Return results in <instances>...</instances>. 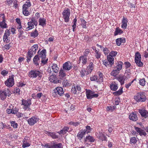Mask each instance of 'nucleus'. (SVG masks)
<instances>
[{"mask_svg":"<svg viewBox=\"0 0 148 148\" xmlns=\"http://www.w3.org/2000/svg\"><path fill=\"white\" fill-rule=\"evenodd\" d=\"M28 76L30 78H35L38 77V78L40 79L42 76V73L40 71L34 69L29 72Z\"/></svg>","mask_w":148,"mask_h":148,"instance_id":"obj_1","label":"nucleus"},{"mask_svg":"<svg viewBox=\"0 0 148 148\" xmlns=\"http://www.w3.org/2000/svg\"><path fill=\"white\" fill-rule=\"evenodd\" d=\"M134 99L138 102H144L146 100L145 93L143 92H138L134 96Z\"/></svg>","mask_w":148,"mask_h":148,"instance_id":"obj_2","label":"nucleus"},{"mask_svg":"<svg viewBox=\"0 0 148 148\" xmlns=\"http://www.w3.org/2000/svg\"><path fill=\"white\" fill-rule=\"evenodd\" d=\"M46 51L45 49H43L39 54L38 56L41 58L40 63L41 65H43L47 63L48 59L46 57Z\"/></svg>","mask_w":148,"mask_h":148,"instance_id":"obj_3","label":"nucleus"},{"mask_svg":"<svg viewBox=\"0 0 148 148\" xmlns=\"http://www.w3.org/2000/svg\"><path fill=\"white\" fill-rule=\"evenodd\" d=\"M31 104V101L29 99H27V100L24 99L22 100L21 105L23 106V108L25 110H30V106Z\"/></svg>","mask_w":148,"mask_h":148,"instance_id":"obj_4","label":"nucleus"},{"mask_svg":"<svg viewBox=\"0 0 148 148\" xmlns=\"http://www.w3.org/2000/svg\"><path fill=\"white\" fill-rule=\"evenodd\" d=\"M31 5V3L30 1L27 0L23 6V13L25 16H28L29 13L28 9L29 8Z\"/></svg>","mask_w":148,"mask_h":148,"instance_id":"obj_5","label":"nucleus"},{"mask_svg":"<svg viewBox=\"0 0 148 148\" xmlns=\"http://www.w3.org/2000/svg\"><path fill=\"white\" fill-rule=\"evenodd\" d=\"M70 10L68 8H65L62 12V18L66 22H68L69 21V18L70 15Z\"/></svg>","mask_w":148,"mask_h":148,"instance_id":"obj_6","label":"nucleus"},{"mask_svg":"<svg viewBox=\"0 0 148 148\" xmlns=\"http://www.w3.org/2000/svg\"><path fill=\"white\" fill-rule=\"evenodd\" d=\"M135 56V62L136 64L139 67H142L143 63L141 61V55L140 53L138 52H136Z\"/></svg>","mask_w":148,"mask_h":148,"instance_id":"obj_7","label":"nucleus"},{"mask_svg":"<svg viewBox=\"0 0 148 148\" xmlns=\"http://www.w3.org/2000/svg\"><path fill=\"white\" fill-rule=\"evenodd\" d=\"M64 93L63 90L62 88L58 87L53 90V95L55 97L62 96Z\"/></svg>","mask_w":148,"mask_h":148,"instance_id":"obj_8","label":"nucleus"},{"mask_svg":"<svg viewBox=\"0 0 148 148\" xmlns=\"http://www.w3.org/2000/svg\"><path fill=\"white\" fill-rule=\"evenodd\" d=\"M86 97L87 99H91L94 97H97L99 95L97 94H95V92L90 90H86Z\"/></svg>","mask_w":148,"mask_h":148,"instance_id":"obj_9","label":"nucleus"},{"mask_svg":"<svg viewBox=\"0 0 148 148\" xmlns=\"http://www.w3.org/2000/svg\"><path fill=\"white\" fill-rule=\"evenodd\" d=\"M31 145V141L30 138L27 136L25 137L22 141V147L23 148H25L29 147Z\"/></svg>","mask_w":148,"mask_h":148,"instance_id":"obj_10","label":"nucleus"},{"mask_svg":"<svg viewBox=\"0 0 148 148\" xmlns=\"http://www.w3.org/2000/svg\"><path fill=\"white\" fill-rule=\"evenodd\" d=\"M99 75L100 77L97 78V76L96 75H94L90 77V79L91 81H96L97 83H100L103 82V73H99Z\"/></svg>","mask_w":148,"mask_h":148,"instance_id":"obj_11","label":"nucleus"},{"mask_svg":"<svg viewBox=\"0 0 148 148\" xmlns=\"http://www.w3.org/2000/svg\"><path fill=\"white\" fill-rule=\"evenodd\" d=\"M72 63L69 61H68L63 64L62 69L65 71H69L73 68Z\"/></svg>","mask_w":148,"mask_h":148,"instance_id":"obj_12","label":"nucleus"},{"mask_svg":"<svg viewBox=\"0 0 148 148\" xmlns=\"http://www.w3.org/2000/svg\"><path fill=\"white\" fill-rule=\"evenodd\" d=\"M39 120V119L35 116H32L27 121L28 123L30 125H33Z\"/></svg>","mask_w":148,"mask_h":148,"instance_id":"obj_13","label":"nucleus"},{"mask_svg":"<svg viewBox=\"0 0 148 148\" xmlns=\"http://www.w3.org/2000/svg\"><path fill=\"white\" fill-rule=\"evenodd\" d=\"M81 91V88L79 85H77L73 87L71 90L72 93L74 94H77Z\"/></svg>","mask_w":148,"mask_h":148,"instance_id":"obj_14","label":"nucleus"},{"mask_svg":"<svg viewBox=\"0 0 148 148\" xmlns=\"http://www.w3.org/2000/svg\"><path fill=\"white\" fill-rule=\"evenodd\" d=\"M49 80L50 82L54 83H61L62 81L59 79L56 75H50L49 77Z\"/></svg>","mask_w":148,"mask_h":148,"instance_id":"obj_15","label":"nucleus"},{"mask_svg":"<svg viewBox=\"0 0 148 148\" xmlns=\"http://www.w3.org/2000/svg\"><path fill=\"white\" fill-rule=\"evenodd\" d=\"M9 90L8 89L5 91L0 90V98L1 99H4L6 97L7 93H8Z\"/></svg>","mask_w":148,"mask_h":148,"instance_id":"obj_16","label":"nucleus"},{"mask_svg":"<svg viewBox=\"0 0 148 148\" xmlns=\"http://www.w3.org/2000/svg\"><path fill=\"white\" fill-rule=\"evenodd\" d=\"M59 79L62 80L65 78L66 76V73L65 70L61 69L60 70L59 74Z\"/></svg>","mask_w":148,"mask_h":148,"instance_id":"obj_17","label":"nucleus"},{"mask_svg":"<svg viewBox=\"0 0 148 148\" xmlns=\"http://www.w3.org/2000/svg\"><path fill=\"white\" fill-rule=\"evenodd\" d=\"M94 65L92 62L90 63L89 65L87 67L86 69L87 73L86 75H88L92 71L94 68Z\"/></svg>","mask_w":148,"mask_h":148,"instance_id":"obj_18","label":"nucleus"},{"mask_svg":"<svg viewBox=\"0 0 148 148\" xmlns=\"http://www.w3.org/2000/svg\"><path fill=\"white\" fill-rule=\"evenodd\" d=\"M116 79L120 82L121 85H122L124 84L125 81V79L124 75H119L117 77H116Z\"/></svg>","mask_w":148,"mask_h":148,"instance_id":"obj_19","label":"nucleus"},{"mask_svg":"<svg viewBox=\"0 0 148 148\" xmlns=\"http://www.w3.org/2000/svg\"><path fill=\"white\" fill-rule=\"evenodd\" d=\"M40 61L38 55H36L35 56L33 59V62L34 64L36 66H38Z\"/></svg>","mask_w":148,"mask_h":148,"instance_id":"obj_20","label":"nucleus"},{"mask_svg":"<svg viewBox=\"0 0 148 148\" xmlns=\"http://www.w3.org/2000/svg\"><path fill=\"white\" fill-rule=\"evenodd\" d=\"M123 64V63L121 61L115 63L116 66L114 69L120 71L122 68Z\"/></svg>","mask_w":148,"mask_h":148,"instance_id":"obj_21","label":"nucleus"},{"mask_svg":"<svg viewBox=\"0 0 148 148\" xmlns=\"http://www.w3.org/2000/svg\"><path fill=\"white\" fill-rule=\"evenodd\" d=\"M45 133L53 139H56L58 138V135H56L55 132H51L49 131H45Z\"/></svg>","mask_w":148,"mask_h":148,"instance_id":"obj_22","label":"nucleus"},{"mask_svg":"<svg viewBox=\"0 0 148 148\" xmlns=\"http://www.w3.org/2000/svg\"><path fill=\"white\" fill-rule=\"evenodd\" d=\"M139 112L141 116L145 118L148 117V112L144 109L139 110Z\"/></svg>","mask_w":148,"mask_h":148,"instance_id":"obj_23","label":"nucleus"},{"mask_svg":"<svg viewBox=\"0 0 148 148\" xmlns=\"http://www.w3.org/2000/svg\"><path fill=\"white\" fill-rule=\"evenodd\" d=\"M127 18L125 17H123L122 21L121 27L122 28L125 29L127 28Z\"/></svg>","mask_w":148,"mask_h":148,"instance_id":"obj_24","label":"nucleus"},{"mask_svg":"<svg viewBox=\"0 0 148 148\" xmlns=\"http://www.w3.org/2000/svg\"><path fill=\"white\" fill-rule=\"evenodd\" d=\"M79 61L82 65H85L87 62V58L84 56H81L79 58Z\"/></svg>","mask_w":148,"mask_h":148,"instance_id":"obj_25","label":"nucleus"},{"mask_svg":"<svg viewBox=\"0 0 148 148\" xmlns=\"http://www.w3.org/2000/svg\"><path fill=\"white\" fill-rule=\"evenodd\" d=\"M52 66H51L52 71L56 73H58L59 70V68L57 64L53 63L52 64Z\"/></svg>","mask_w":148,"mask_h":148,"instance_id":"obj_26","label":"nucleus"},{"mask_svg":"<svg viewBox=\"0 0 148 148\" xmlns=\"http://www.w3.org/2000/svg\"><path fill=\"white\" fill-rule=\"evenodd\" d=\"M129 118L130 120L133 121H136L138 120V117L136 114L133 113L130 114Z\"/></svg>","mask_w":148,"mask_h":148,"instance_id":"obj_27","label":"nucleus"},{"mask_svg":"<svg viewBox=\"0 0 148 148\" xmlns=\"http://www.w3.org/2000/svg\"><path fill=\"white\" fill-rule=\"evenodd\" d=\"M46 20L45 18H40L38 20L39 25L42 26V27H44L46 25Z\"/></svg>","mask_w":148,"mask_h":148,"instance_id":"obj_28","label":"nucleus"},{"mask_svg":"<svg viewBox=\"0 0 148 148\" xmlns=\"http://www.w3.org/2000/svg\"><path fill=\"white\" fill-rule=\"evenodd\" d=\"M69 129V127H68L65 126L62 130L59 132H58L57 133L60 134H64L68 131Z\"/></svg>","mask_w":148,"mask_h":148,"instance_id":"obj_29","label":"nucleus"},{"mask_svg":"<svg viewBox=\"0 0 148 148\" xmlns=\"http://www.w3.org/2000/svg\"><path fill=\"white\" fill-rule=\"evenodd\" d=\"M95 140V139L93 137L90 135H89L86 137V138L84 140V141L85 142L88 141L93 143L94 142Z\"/></svg>","mask_w":148,"mask_h":148,"instance_id":"obj_30","label":"nucleus"},{"mask_svg":"<svg viewBox=\"0 0 148 148\" xmlns=\"http://www.w3.org/2000/svg\"><path fill=\"white\" fill-rule=\"evenodd\" d=\"M107 60L109 62V64L110 65V67L112 66V65L114 63V58L111 56L109 55L107 56Z\"/></svg>","mask_w":148,"mask_h":148,"instance_id":"obj_31","label":"nucleus"},{"mask_svg":"<svg viewBox=\"0 0 148 148\" xmlns=\"http://www.w3.org/2000/svg\"><path fill=\"white\" fill-rule=\"evenodd\" d=\"M86 133L85 130H82L81 132H79L77 134V137L78 139H81L83 138V136Z\"/></svg>","mask_w":148,"mask_h":148,"instance_id":"obj_32","label":"nucleus"},{"mask_svg":"<svg viewBox=\"0 0 148 148\" xmlns=\"http://www.w3.org/2000/svg\"><path fill=\"white\" fill-rule=\"evenodd\" d=\"M114 83H112L110 85V87L112 90L116 91L118 89V85L115 82Z\"/></svg>","mask_w":148,"mask_h":148,"instance_id":"obj_33","label":"nucleus"},{"mask_svg":"<svg viewBox=\"0 0 148 148\" xmlns=\"http://www.w3.org/2000/svg\"><path fill=\"white\" fill-rule=\"evenodd\" d=\"M95 58L97 59H99L101 58V53L99 51V49H95Z\"/></svg>","mask_w":148,"mask_h":148,"instance_id":"obj_34","label":"nucleus"},{"mask_svg":"<svg viewBox=\"0 0 148 148\" xmlns=\"http://www.w3.org/2000/svg\"><path fill=\"white\" fill-rule=\"evenodd\" d=\"M38 49V46L37 45H34L31 48L30 50H31V51H32V52L33 53V55H34L36 53V51Z\"/></svg>","mask_w":148,"mask_h":148,"instance_id":"obj_35","label":"nucleus"},{"mask_svg":"<svg viewBox=\"0 0 148 148\" xmlns=\"http://www.w3.org/2000/svg\"><path fill=\"white\" fill-rule=\"evenodd\" d=\"M33 55V53L32 52L31 50H29L28 52L27 56V62H29L30 61L31 58Z\"/></svg>","mask_w":148,"mask_h":148,"instance_id":"obj_36","label":"nucleus"},{"mask_svg":"<svg viewBox=\"0 0 148 148\" xmlns=\"http://www.w3.org/2000/svg\"><path fill=\"white\" fill-rule=\"evenodd\" d=\"M51 148H63V146L62 143L56 144L54 143L51 145Z\"/></svg>","mask_w":148,"mask_h":148,"instance_id":"obj_37","label":"nucleus"},{"mask_svg":"<svg viewBox=\"0 0 148 148\" xmlns=\"http://www.w3.org/2000/svg\"><path fill=\"white\" fill-rule=\"evenodd\" d=\"M97 137L102 140H106L107 139V137L104 134L100 133L97 136Z\"/></svg>","mask_w":148,"mask_h":148,"instance_id":"obj_38","label":"nucleus"},{"mask_svg":"<svg viewBox=\"0 0 148 148\" xmlns=\"http://www.w3.org/2000/svg\"><path fill=\"white\" fill-rule=\"evenodd\" d=\"M71 83L69 80H64L62 82V84L64 86H69L71 85Z\"/></svg>","mask_w":148,"mask_h":148,"instance_id":"obj_39","label":"nucleus"},{"mask_svg":"<svg viewBox=\"0 0 148 148\" xmlns=\"http://www.w3.org/2000/svg\"><path fill=\"white\" fill-rule=\"evenodd\" d=\"M119 71H118L117 70L115 69L111 72L110 74L111 75L114 76L115 77V78H116V77H117V75L119 73Z\"/></svg>","mask_w":148,"mask_h":148,"instance_id":"obj_40","label":"nucleus"},{"mask_svg":"<svg viewBox=\"0 0 148 148\" xmlns=\"http://www.w3.org/2000/svg\"><path fill=\"white\" fill-rule=\"evenodd\" d=\"M28 26L26 28V30H29L34 28V25L30 21L27 23Z\"/></svg>","mask_w":148,"mask_h":148,"instance_id":"obj_41","label":"nucleus"},{"mask_svg":"<svg viewBox=\"0 0 148 148\" xmlns=\"http://www.w3.org/2000/svg\"><path fill=\"white\" fill-rule=\"evenodd\" d=\"M123 87L121 88L118 90L113 93L114 95L118 96L121 95L123 92Z\"/></svg>","mask_w":148,"mask_h":148,"instance_id":"obj_42","label":"nucleus"},{"mask_svg":"<svg viewBox=\"0 0 148 148\" xmlns=\"http://www.w3.org/2000/svg\"><path fill=\"white\" fill-rule=\"evenodd\" d=\"M123 32L122 30L119 28L118 27L116 28L115 32H114V34L115 36L117 35L118 34H121Z\"/></svg>","mask_w":148,"mask_h":148,"instance_id":"obj_43","label":"nucleus"},{"mask_svg":"<svg viewBox=\"0 0 148 148\" xmlns=\"http://www.w3.org/2000/svg\"><path fill=\"white\" fill-rule=\"evenodd\" d=\"M14 75H12L11 76V77H10V87H12L14 85Z\"/></svg>","mask_w":148,"mask_h":148,"instance_id":"obj_44","label":"nucleus"},{"mask_svg":"<svg viewBox=\"0 0 148 148\" xmlns=\"http://www.w3.org/2000/svg\"><path fill=\"white\" fill-rule=\"evenodd\" d=\"M81 21L82 23L81 25L83 28H86V21L83 18H81Z\"/></svg>","mask_w":148,"mask_h":148,"instance_id":"obj_45","label":"nucleus"},{"mask_svg":"<svg viewBox=\"0 0 148 148\" xmlns=\"http://www.w3.org/2000/svg\"><path fill=\"white\" fill-rule=\"evenodd\" d=\"M145 78H143L139 80V84L143 86H144L145 84Z\"/></svg>","mask_w":148,"mask_h":148,"instance_id":"obj_46","label":"nucleus"},{"mask_svg":"<svg viewBox=\"0 0 148 148\" xmlns=\"http://www.w3.org/2000/svg\"><path fill=\"white\" fill-rule=\"evenodd\" d=\"M90 53V50L88 49H86L84 52V55H83V56H84L85 57H86L88 56V55Z\"/></svg>","mask_w":148,"mask_h":148,"instance_id":"obj_47","label":"nucleus"},{"mask_svg":"<svg viewBox=\"0 0 148 148\" xmlns=\"http://www.w3.org/2000/svg\"><path fill=\"white\" fill-rule=\"evenodd\" d=\"M77 19L76 18H75L73 21V25H72L73 30L74 32L75 30L76 26Z\"/></svg>","mask_w":148,"mask_h":148,"instance_id":"obj_48","label":"nucleus"},{"mask_svg":"<svg viewBox=\"0 0 148 148\" xmlns=\"http://www.w3.org/2000/svg\"><path fill=\"white\" fill-rule=\"evenodd\" d=\"M0 26L2 28L7 27V25L5 22V21L0 22Z\"/></svg>","mask_w":148,"mask_h":148,"instance_id":"obj_49","label":"nucleus"},{"mask_svg":"<svg viewBox=\"0 0 148 148\" xmlns=\"http://www.w3.org/2000/svg\"><path fill=\"white\" fill-rule=\"evenodd\" d=\"M87 71H86L84 69H82L80 71V75L81 77H83L85 75V73H86Z\"/></svg>","mask_w":148,"mask_h":148,"instance_id":"obj_50","label":"nucleus"},{"mask_svg":"<svg viewBox=\"0 0 148 148\" xmlns=\"http://www.w3.org/2000/svg\"><path fill=\"white\" fill-rule=\"evenodd\" d=\"M137 140L136 138L135 137H132L130 139V143H131L135 144L137 142Z\"/></svg>","mask_w":148,"mask_h":148,"instance_id":"obj_51","label":"nucleus"},{"mask_svg":"<svg viewBox=\"0 0 148 148\" xmlns=\"http://www.w3.org/2000/svg\"><path fill=\"white\" fill-rule=\"evenodd\" d=\"M11 125L14 128H16L18 126V124L15 121H12L11 122Z\"/></svg>","mask_w":148,"mask_h":148,"instance_id":"obj_52","label":"nucleus"},{"mask_svg":"<svg viewBox=\"0 0 148 148\" xmlns=\"http://www.w3.org/2000/svg\"><path fill=\"white\" fill-rule=\"evenodd\" d=\"M70 125H73L75 126H78L80 124V122H73L71 121L69 123Z\"/></svg>","mask_w":148,"mask_h":148,"instance_id":"obj_53","label":"nucleus"},{"mask_svg":"<svg viewBox=\"0 0 148 148\" xmlns=\"http://www.w3.org/2000/svg\"><path fill=\"white\" fill-rule=\"evenodd\" d=\"M103 52L104 54L105 55H108V53H110V51L109 50V49L107 48H104L103 47Z\"/></svg>","mask_w":148,"mask_h":148,"instance_id":"obj_54","label":"nucleus"},{"mask_svg":"<svg viewBox=\"0 0 148 148\" xmlns=\"http://www.w3.org/2000/svg\"><path fill=\"white\" fill-rule=\"evenodd\" d=\"M117 54V52L116 51H112L110 52L108 55L109 56H111L112 57L115 56Z\"/></svg>","mask_w":148,"mask_h":148,"instance_id":"obj_55","label":"nucleus"},{"mask_svg":"<svg viewBox=\"0 0 148 148\" xmlns=\"http://www.w3.org/2000/svg\"><path fill=\"white\" fill-rule=\"evenodd\" d=\"M30 21L35 26L37 25L38 23L37 21L34 18H32L31 19Z\"/></svg>","mask_w":148,"mask_h":148,"instance_id":"obj_56","label":"nucleus"},{"mask_svg":"<svg viewBox=\"0 0 148 148\" xmlns=\"http://www.w3.org/2000/svg\"><path fill=\"white\" fill-rule=\"evenodd\" d=\"M86 129L85 130L86 131V133H90L91 132L92 128L90 126L87 125L86 127Z\"/></svg>","mask_w":148,"mask_h":148,"instance_id":"obj_57","label":"nucleus"},{"mask_svg":"<svg viewBox=\"0 0 148 148\" xmlns=\"http://www.w3.org/2000/svg\"><path fill=\"white\" fill-rule=\"evenodd\" d=\"M38 34V32L36 30H35L34 32H32L31 34V36L37 37Z\"/></svg>","mask_w":148,"mask_h":148,"instance_id":"obj_58","label":"nucleus"},{"mask_svg":"<svg viewBox=\"0 0 148 148\" xmlns=\"http://www.w3.org/2000/svg\"><path fill=\"white\" fill-rule=\"evenodd\" d=\"M131 75V74L130 73L125 74L124 76L125 78V79L127 80V79H129Z\"/></svg>","mask_w":148,"mask_h":148,"instance_id":"obj_59","label":"nucleus"},{"mask_svg":"<svg viewBox=\"0 0 148 148\" xmlns=\"http://www.w3.org/2000/svg\"><path fill=\"white\" fill-rule=\"evenodd\" d=\"M17 111V109L16 108V107L14 108L13 107L10 113H11L13 114H15L16 113Z\"/></svg>","mask_w":148,"mask_h":148,"instance_id":"obj_60","label":"nucleus"},{"mask_svg":"<svg viewBox=\"0 0 148 148\" xmlns=\"http://www.w3.org/2000/svg\"><path fill=\"white\" fill-rule=\"evenodd\" d=\"M124 65H125L126 69L130 68L131 66V64L130 63L128 62H125Z\"/></svg>","mask_w":148,"mask_h":148,"instance_id":"obj_61","label":"nucleus"},{"mask_svg":"<svg viewBox=\"0 0 148 148\" xmlns=\"http://www.w3.org/2000/svg\"><path fill=\"white\" fill-rule=\"evenodd\" d=\"M14 93H16L18 95H20V89L18 88H16L14 89Z\"/></svg>","mask_w":148,"mask_h":148,"instance_id":"obj_62","label":"nucleus"},{"mask_svg":"<svg viewBox=\"0 0 148 148\" xmlns=\"http://www.w3.org/2000/svg\"><path fill=\"white\" fill-rule=\"evenodd\" d=\"M103 64L105 65L106 66H108L109 65V62L106 60H104L103 61Z\"/></svg>","mask_w":148,"mask_h":148,"instance_id":"obj_63","label":"nucleus"},{"mask_svg":"<svg viewBox=\"0 0 148 148\" xmlns=\"http://www.w3.org/2000/svg\"><path fill=\"white\" fill-rule=\"evenodd\" d=\"M139 133V135L141 136L143 135L145 136L147 135V134L145 132L144 130H142Z\"/></svg>","mask_w":148,"mask_h":148,"instance_id":"obj_64","label":"nucleus"}]
</instances>
